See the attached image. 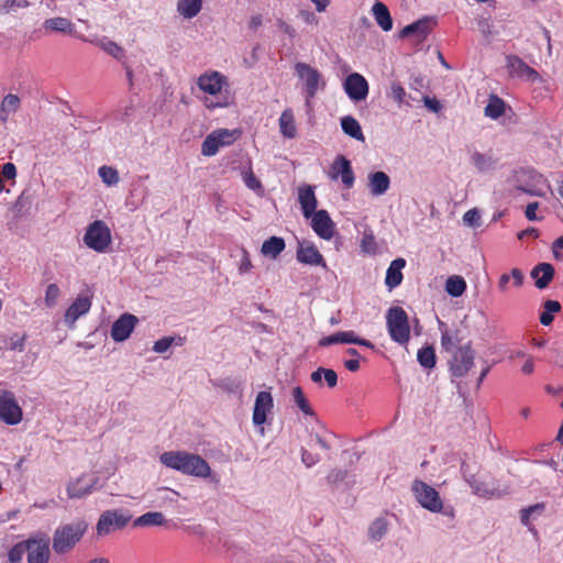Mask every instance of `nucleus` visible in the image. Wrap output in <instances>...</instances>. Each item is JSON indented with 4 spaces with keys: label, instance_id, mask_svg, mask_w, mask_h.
<instances>
[{
    "label": "nucleus",
    "instance_id": "50",
    "mask_svg": "<svg viewBox=\"0 0 563 563\" xmlns=\"http://www.w3.org/2000/svg\"><path fill=\"white\" fill-rule=\"evenodd\" d=\"M361 249L364 253L376 254L377 243L373 233H364L361 241Z\"/></svg>",
    "mask_w": 563,
    "mask_h": 563
},
{
    "label": "nucleus",
    "instance_id": "63",
    "mask_svg": "<svg viewBox=\"0 0 563 563\" xmlns=\"http://www.w3.org/2000/svg\"><path fill=\"white\" fill-rule=\"evenodd\" d=\"M534 371V362H533V358L531 356H528V358L526 360L525 364L522 365L521 367V372L525 374V375H530L532 374Z\"/></svg>",
    "mask_w": 563,
    "mask_h": 563
},
{
    "label": "nucleus",
    "instance_id": "26",
    "mask_svg": "<svg viewBox=\"0 0 563 563\" xmlns=\"http://www.w3.org/2000/svg\"><path fill=\"white\" fill-rule=\"evenodd\" d=\"M372 12L383 31L388 32L393 29V19L388 8L383 2L377 1L372 8Z\"/></svg>",
    "mask_w": 563,
    "mask_h": 563
},
{
    "label": "nucleus",
    "instance_id": "61",
    "mask_svg": "<svg viewBox=\"0 0 563 563\" xmlns=\"http://www.w3.org/2000/svg\"><path fill=\"white\" fill-rule=\"evenodd\" d=\"M563 249V235L558 238L552 244V252L556 260L561 258L560 251Z\"/></svg>",
    "mask_w": 563,
    "mask_h": 563
},
{
    "label": "nucleus",
    "instance_id": "2",
    "mask_svg": "<svg viewBox=\"0 0 563 563\" xmlns=\"http://www.w3.org/2000/svg\"><path fill=\"white\" fill-rule=\"evenodd\" d=\"M88 530L85 520H75L57 526L53 532L52 549L56 555L70 553L80 543Z\"/></svg>",
    "mask_w": 563,
    "mask_h": 563
},
{
    "label": "nucleus",
    "instance_id": "10",
    "mask_svg": "<svg viewBox=\"0 0 563 563\" xmlns=\"http://www.w3.org/2000/svg\"><path fill=\"white\" fill-rule=\"evenodd\" d=\"M27 563H48L51 559L49 538L38 532L27 539Z\"/></svg>",
    "mask_w": 563,
    "mask_h": 563
},
{
    "label": "nucleus",
    "instance_id": "19",
    "mask_svg": "<svg viewBox=\"0 0 563 563\" xmlns=\"http://www.w3.org/2000/svg\"><path fill=\"white\" fill-rule=\"evenodd\" d=\"M296 257L306 265L327 267L323 255L312 243H299Z\"/></svg>",
    "mask_w": 563,
    "mask_h": 563
},
{
    "label": "nucleus",
    "instance_id": "27",
    "mask_svg": "<svg viewBox=\"0 0 563 563\" xmlns=\"http://www.w3.org/2000/svg\"><path fill=\"white\" fill-rule=\"evenodd\" d=\"M356 334L354 331H340L334 334L323 336L319 341L320 346H329L332 344H355Z\"/></svg>",
    "mask_w": 563,
    "mask_h": 563
},
{
    "label": "nucleus",
    "instance_id": "54",
    "mask_svg": "<svg viewBox=\"0 0 563 563\" xmlns=\"http://www.w3.org/2000/svg\"><path fill=\"white\" fill-rule=\"evenodd\" d=\"M390 95L395 101H397L398 103H402L406 96V91L399 82H393L390 87Z\"/></svg>",
    "mask_w": 563,
    "mask_h": 563
},
{
    "label": "nucleus",
    "instance_id": "46",
    "mask_svg": "<svg viewBox=\"0 0 563 563\" xmlns=\"http://www.w3.org/2000/svg\"><path fill=\"white\" fill-rule=\"evenodd\" d=\"M98 174L102 181L109 187L114 186L120 181L119 173L112 166L102 165L101 167H99Z\"/></svg>",
    "mask_w": 563,
    "mask_h": 563
},
{
    "label": "nucleus",
    "instance_id": "55",
    "mask_svg": "<svg viewBox=\"0 0 563 563\" xmlns=\"http://www.w3.org/2000/svg\"><path fill=\"white\" fill-rule=\"evenodd\" d=\"M301 461L307 467H311L316 465L320 461V456L318 454H313L306 449L301 450Z\"/></svg>",
    "mask_w": 563,
    "mask_h": 563
},
{
    "label": "nucleus",
    "instance_id": "33",
    "mask_svg": "<svg viewBox=\"0 0 563 563\" xmlns=\"http://www.w3.org/2000/svg\"><path fill=\"white\" fill-rule=\"evenodd\" d=\"M92 484L85 481L84 477L77 478L67 486V495L69 498H82L90 494Z\"/></svg>",
    "mask_w": 563,
    "mask_h": 563
},
{
    "label": "nucleus",
    "instance_id": "22",
    "mask_svg": "<svg viewBox=\"0 0 563 563\" xmlns=\"http://www.w3.org/2000/svg\"><path fill=\"white\" fill-rule=\"evenodd\" d=\"M43 29L47 33H63L74 35L76 32L75 24L67 18L54 16L46 19L43 23Z\"/></svg>",
    "mask_w": 563,
    "mask_h": 563
},
{
    "label": "nucleus",
    "instance_id": "42",
    "mask_svg": "<svg viewBox=\"0 0 563 563\" xmlns=\"http://www.w3.org/2000/svg\"><path fill=\"white\" fill-rule=\"evenodd\" d=\"M186 342V338L180 335L175 336H164L157 340L153 345V351L156 353L166 352L172 345L181 346Z\"/></svg>",
    "mask_w": 563,
    "mask_h": 563
},
{
    "label": "nucleus",
    "instance_id": "32",
    "mask_svg": "<svg viewBox=\"0 0 563 563\" xmlns=\"http://www.w3.org/2000/svg\"><path fill=\"white\" fill-rule=\"evenodd\" d=\"M286 247L285 241L283 238L272 236L268 240H265L262 244L261 252L265 256H271L272 258H276Z\"/></svg>",
    "mask_w": 563,
    "mask_h": 563
},
{
    "label": "nucleus",
    "instance_id": "30",
    "mask_svg": "<svg viewBox=\"0 0 563 563\" xmlns=\"http://www.w3.org/2000/svg\"><path fill=\"white\" fill-rule=\"evenodd\" d=\"M20 108V98L16 95H7L0 106V121L5 123L12 113H15Z\"/></svg>",
    "mask_w": 563,
    "mask_h": 563
},
{
    "label": "nucleus",
    "instance_id": "58",
    "mask_svg": "<svg viewBox=\"0 0 563 563\" xmlns=\"http://www.w3.org/2000/svg\"><path fill=\"white\" fill-rule=\"evenodd\" d=\"M277 26L280 32L287 34L290 38H294L296 36L295 29L291 25H289L287 22H285L283 20H278Z\"/></svg>",
    "mask_w": 563,
    "mask_h": 563
},
{
    "label": "nucleus",
    "instance_id": "7",
    "mask_svg": "<svg viewBox=\"0 0 563 563\" xmlns=\"http://www.w3.org/2000/svg\"><path fill=\"white\" fill-rule=\"evenodd\" d=\"M241 135L239 130L219 129L211 132L201 144V154L213 156L223 146L234 143Z\"/></svg>",
    "mask_w": 563,
    "mask_h": 563
},
{
    "label": "nucleus",
    "instance_id": "51",
    "mask_svg": "<svg viewBox=\"0 0 563 563\" xmlns=\"http://www.w3.org/2000/svg\"><path fill=\"white\" fill-rule=\"evenodd\" d=\"M472 163L479 172L487 170L493 166V161L478 152L472 155Z\"/></svg>",
    "mask_w": 563,
    "mask_h": 563
},
{
    "label": "nucleus",
    "instance_id": "56",
    "mask_svg": "<svg viewBox=\"0 0 563 563\" xmlns=\"http://www.w3.org/2000/svg\"><path fill=\"white\" fill-rule=\"evenodd\" d=\"M346 471L340 470V468H333L329 472L327 476V481L330 484H336L340 482H343L346 477Z\"/></svg>",
    "mask_w": 563,
    "mask_h": 563
},
{
    "label": "nucleus",
    "instance_id": "36",
    "mask_svg": "<svg viewBox=\"0 0 563 563\" xmlns=\"http://www.w3.org/2000/svg\"><path fill=\"white\" fill-rule=\"evenodd\" d=\"M430 30H431L430 21L428 19H421V20H418L417 22H413V23L405 26L400 31V37H407L411 34H418L422 37H426L428 35V33L430 32Z\"/></svg>",
    "mask_w": 563,
    "mask_h": 563
},
{
    "label": "nucleus",
    "instance_id": "16",
    "mask_svg": "<svg viewBox=\"0 0 563 563\" xmlns=\"http://www.w3.org/2000/svg\"><path fill=\"white\" fill-rule=\"evenodd\" d=\"M137 323V318L131 313H123L111 327V338L115 342L125 341L133 332Z\"/></svg>",
    "mask_w": 563,
    "mask_h": 563
},
{
    "label": "nucleus",
    "instance_id": "6",
    "mask_svg": "<svg viewBox=\"0 0 563 563\" xmlns=\"http://www.w3.org/2000/svg\"><path fill=\"white\" fill-rule=\"evenodd\" d=\"M132 516L128 511L113 509L106 510L99 517L96 525L98 537L109 536L118 530L124 529L131 521Z\"/></svg>",
    "mask_w": 563,
    "mask_h": 563
},
{
    "label": "nucleus",
    "instance_id": "60",
    "mask_svg": "<svg viewBox=\"0 0 563 563\" xmlns=\"http://www.w3.org/2000/svg\"><path fill=\"white\" fill-rule=\"evenodd\" d=\"M538 208H539V203L538 202H530L527 206L525 214H526L528 220H530V221L537 220L536 212H537Z\"/></svg>",
    "mask_w": 563,
    "mask_h": 563
},
{
    "label": "nucleus",
    "instance_id": "35",
    "mask_svg": "<svg viewBox=\"0 0 563 563\" xmlns=\"http://www.w3.org/2000/svg\"><path fill=\"white\" fill-rule=\"evenodd\" d=\"M341 128L345 134L357 140V141H364V134L362 132L361 125L358 121L351 117L346 115L342 118L341 120Z\"/></svg>",
    "mask_w": 563,
    "mask_h": 563
},
{
    "label": "nucleus",
    "instance_id": "52",
    "mask_svg": "<svg viewBox=\"0 0 563 563\" xmlns=\"http://www.w3.org/2000/svg\"><path fill=\"white\" fill-rule=\"evenodd\" d=\"M26 334L19 335L18 333H14L9 338L8 341V349L11 351H19L23 352L25 347V341H26Z\"/></svg>",
    "mask_w": 563,
    "mask_h": 563
},
{
    "label": "nucleus",
    "instance_id": "17",
    "mask_svg": "<svg viewBox=\"0 0 563 563\" xmlns=\"http://www.w3.org/2000/svg\"><path fill=\"white\" fill-rule=\"evenodd\" d=\"M310 218L316 234L323 240H331L334 235V223L327 210H318Z\"/></svg>",
    "mask_w": 563,
    "mask_h": 563
},
{
    "label": "nucleus",
    "instance_id": "11",
    "mask_svg": "<svg viewBox=\"0 0 563 563\" xmlns=\"http://www.w3.org/2000/svg\"><path fill=\"white\" fill-rule=\"evenodd\" d=\"M412 492L418 503L432 512H440L443 508L439 493L422 481L412 483Z\"/></svg>",
    "mask_w": 563,
    "mask_h": 563
},
{
    "label": "nucleus",
    "instance_id": "43",
    "mask_svg": "<svg viewBox=\"0 0 563 563\" xmlns=\"http://www.w3.org/2000/svg\"><path fill=\"white\" fill-rule=\"evenodd\" d=\"M388 530V522L385 518H376L368 528L369 539L373 541H379Z\"/></svg>",
    "mask_w": 563,
    "mask_h": 563
},
{
    "label": "nucleus",
    "instance_id": "38",
    "mask_svg": "<svg viewBox=\"0 0 563 563\" xmlns=\"http://www.w3.org/2000/svg\"><path fill=\"white\" fill-rule=\"evenodd\" d=\"M166 522L164 515L159 511H150L135 519V527H156Z\"/></svg>",
    "mask_w": 563,
    "mask_h": 563
},
{
    "label": "nucleus",
    "instance_id": "64",
    "mask_svg": "<svg viewBox=\"0 0 563 563\" xmlns=\"http://www.w3.org/2000/svg\"><path fill=\"white\" fill-rule=\"evenodd\" d=\"M344 367L350 372H357L360 369V360L351 358L344 361Z\"/></svg>",
    "mask_w": 563,
    "mask_h": 563
},
{
    "label": "nucleus",
    "instance_id": "1",
    "mask_svg": "<svg viewBox=\"0 0 563 563\" xmlns=\"http://www.w3.org/2000/svg\"><path fill=\"white\" fill-rule=\"evenodd\" d=\"M159 461L168 468L176 470L195 477H208L211 468L208 462L198 454L186 451H168L159 456Z\"/></svg>",
    "mask_w": 563,
    "mask_h": 563
},
{
    "label": "nucleus",
    "instance_id": "49",
    "mask_svg": "<svg viewBox=\"0 0 563 563\" xmlns=\"http://www.w3.org/2000/svg\"><path fill=\"white\" fill-rule=\"evenodd\" d=\"M243 181L249 189L257 194H263V185L261 180L255 176L252 169H249L243 173Z\"/></svg>",
    "mask_w": 563,
    "mask_h": 563
},
{
    "label": "nucleus",
    "instance_id": "14",
    "mask_svg": "<svg viewBox=\"0 0 563 563\" xmlns=\"http://www.w3.org/2000/svg\"><path fill=\"white\" fill-rule=\"evenodd\" d=\"M330 177L333 180L341 178V181L346 188H351L354 185V173L351 166V162L344 155H338L330 167Z\"/></svg>",
    "mask_w": 563,
    "mask_h": 563
},
{
    "label": "nucleus",
    "instance_id": "62",
    "mask_svg": "<svg viewBox=\"0 0 563 563\" xmlns=\"http://www.w3.org/2000/svg\"><path fill=\"white\" fill-rule=\"evenodd\" d=\"M530 516H531V509L523 508L520 511V520L523 526L529 527V529L532 531L533 528L530 527Z\"/></svg>",
    "mask_w": 563,
    "mask_h": 563
},
{
    "label": "nucleus",
    "instance_id": "23",
    "mask_svg": "<svg viewBox=\"0 0 563 563\" xmlns=\"http://www.w3.org/2000/svg\"><path fill=\"white\" fill-rule=\"evenodd\" d=\"M531 277L536 280V287L544 289L554 277V267L550 263H540L531 271Z\"/></svg>",
    "mask_w": 563,
    "mask_h": 563
},
{
    "label": "nucleus",
    "instance_id": "24",
    "mask_svg": "<svg viewBox=\"0 0 563 563\" xmlns=\"http://www.w3.org/2000/svg\"><path fill=\"white\" fill-rule=\"evenodd\" d=\"M406 261L404 258L394 260L386 272L385 284L389 289H394L402 282L401 269L405 267Z\"/></svg>",
    "mask_w": 563,
    "mask_h": 563
},
{
    "label": "nucleus",
    "instance_id": "8",
    "mask_svg": "<svg viewBox=\"0 0 563 563\" xmlns=\"http://www.w3.org/2000/svg\"><path fill=\"white\" fill-rule=\"evenodd\" d=\"M475 352L471 343L464 344L451 354L449 360L450 372L454 377L465 376L474 366Z\"/></svg>",
    "mask_w": 563,
    "mask_h": 563
},
{
    "label": "nucleus",
    "instance_id": "3",
    "mask_svg": "<svg viewBox=\"0 0 563 563\" xmlns=\"http://www.w3.org/2000/svg\"><path fill=\"white\" fill-rule=\"evenodd\" d=\"M197 85L200 90L216 97L217 100L206 98L205 106L210 109L224 108L231 104V98L228 93H222V88L227 85V78L219 71L205 73L199 76Z\"/></svg>",
    "mask_w": 563,
    "mask_h": 563
},
{
    "label": "nucleus",
    "instance_id": "4",
    "mask_svg": "<svg viewBox=\"0 0 563 563\" xmlns=\"http://www.w3.org/2000/svg\"><path fill=\"white\" fill-rule=\"evenodd\" d=\"M386 327L388 334L394 342L400 345H405L409 342V317L402 307L394 306L387 310Z\"/></svg>",
    "mask_w": 563,
    "mask_h": 563
},
{
    "label": "nucleus",
    "instance_id": "5",
    "mask_svg": "<svg viewBox=\"0 0 563 563\" xmlns=\"http://www.w3.org/2000/svg\"><path fill=\"white\" fill-rule=\"evenodd\" d=\"M112 242L111 231L102 220L91 222L84 235V243L87 247L98 253H104Z\"/></svg>",
    "mask_w": 563,
    "mask_h": 563
},
{
    "label": "nucleus",
    "instance_id": "47",
    "mask_svg": "<svg viewBox=\"0 0 563 563\" xmlns=\"http://www.w3.org/2000/svg\"><path fill=\"white\" fill-rule=\"evenodd\" d=\"M27 539L14 544L8 552V560L10 563H21L23 555L27 554Z\"/></svg>",
    "mask_w": 563,
    "mask_h": 563
},
{
    "label": "nucleus",
    "instance_id": "53",
    "mask_svg": "<svg viewBox=\"0 0 563 563\" xmlns=\"http://www.w3.org/2000/svg\"><path fill=\"white\" fill-rule=\"evenodd\" d=\"M463 222L468 227H479L481 225V214L477 209H471L466 211L463 216Z\"/></svg>",
    "mask_w": 563,
    "mask_h": 563
},
{
    "label": "nucleus",
    "instance_id": "15",
    "mask_svg": "<svg viewBox=\"0 0 563 563\" xmlns=\"http://www.w3.org/2000/svg\"><path fill=\"white\" fill-rule=\"evenodd\" d=\"M506 66L511 77L525 78L531 82H536L540 79L539 73L517 55L507 56Z\"/></svg>",
    "mask_w": 563,
    "mask_h": 563
},
{
    "label": "nucleus",
    "instance_id": "41",
    "mask_svg": "<svg viewBox=\"0 0 563 563\" xmlns=\"http://www.w3.org/2000/svg\"><path fill=\"white\" fill-rule=\"evenodd\" d=\"M466 289V282L459 275L450 276L445 283V290L452 297H460Z\"/></svg>",
    "mask_w": 563,
    "mask_h": 563
},
{
    "label": "nucleus",
    "instance_id": "45",
    "mask_svg": "<svg viewBox=\"0 0 563 563\" xmlns=\"http://www.w3.org/2000/svg\"><path fill=\"white\" fill-rule=\"evenodd\" d=\"M417 360L419 364L427 368L431 369L435 366V353L432 346L421 347L417 353Z\"/></svg>",
    "mask_w": 563,
    "mask_h": 563
},
{
    "label": "nucleus",
    "instance_id": "39",
    "mask_svg": "<svg viewBox=\"0 0 563 563\" xmlns=\"http://www.w3.org/2000/svg\"><path fill=\"white\" fill-rule=\"evenodd\" d=\"M292 400L298 409L306 416L314 417L316 413L309 404V400L305 396V393L300 386H296L291 390Z\"/></svg>",
    "mask_w": 563,
    "mask_h": 563
},
{
    "label": "nucleus",
    "instance_id": "59",
    "mask_svg": "<svg viewBox=\"0 0 563 563\" xmlns=\"http://www.w3.org/2000/svg\"><path fill=\"white\" fill-rule=\"evenodd\" d=\"M509 276L514 279L515 287H520L523 284V274L519 268H512Z\"/></svg>",
    "mask_w": 563,
    "mask_h": 563
},
{
    "label": "nucleus",
    "instance_id": "20",
    "mask_svg": "<svg viewBox=\"0 0 563 563\" xmlns=\"http://www.w3.org/2000/svg\"><path fill=\"white\" fill-rule=\"evenodd\" d=\"M298 201L305 218H310L317 210L318 200L314 189L310 185H303L298 189Z\"/></svg>",
    "mask_w": 563,
    "mask_h": 563
},
{
    "label": "nucleus",
    "instance_id": "29",
    "mask_svg": "<svg viewBox=\"0 0 563 563\" xmlns=\"http://www.w3.org/2000/svg\"><path fill=\"white\" fill-rule=\"evenodd\" d=\"M461 336L459 330H443L441 331V347L446 353H454L461 345Z\"/></svg>",
    "mask_w": 563,
    "mask_h": 563
},
{
    "label": "nucleus",
    "instance_id": "12",
    "mask_svg": "<svg viewBox=\"0 0 563 563\" xmlns=\"http://www.w3.org/2000/svg\"><path fill=\"white\" fill-rule=\"evenodd\" d=\"M23 411L14 394L10 390H0V420L9 426L22 421Z\"/></svg>",
    "mask_w": 563,
    "mask_h": 563
},
{
    "label": "nucleus",
    "instance_id": "9",
    "mask_svg": "<svg viewBox=\"0 0 563 563\" xmlns=\"http://www.w3.org/2000/svg\"><path fill=\"white\" fill-rule=\"evenodd\" d=\"M295 71L299 79L305 82L307 102H309L316 96L318 89L325 86V82L322 80L320 71L309 64L298 62L295 65Z\"/></svg>",
    "mask_w": 563,
    "mask_h": 563
},
{
    "label": "nucleus",
    "instance_id": "18",
    "mask_svg": "<svg viewBox=\"0 0 563 563\" xmlns=\"http://www.w3.org/2000/svg\"><path fill=\"white\" fill-rule=\"evenodd\" d=\"M274 400L269 391H260L256 396L253 409V423L262 426L267 419V415L273 410Z\"/></svg>",
    "mask_w": 563,
    "mask_h": 563
},
{
    "label": "nucleus",
    "instance_id": "40",
    "mask_svg": "<svg viewBox=\"0 0 563 563\" xmlns=\"http://www.w3.org/2000/svg\"><path fill=\"white\" fill-rule=\"evenodd\" d=\"M505 113V102L498 96L492 95L485 107V115L492 119H498Z\"/></svg>",
    "mask_w": 563,
    "mask_h": 563
},
{
    "label": "nucleus",
    "instance_id": "34",
    "mask_svg": "<svg viewBox=\"0 0 563 563\" xmlns=\"http://www.w3.org/2000/svg\"><path fill=\"white\" fill-rule=\"evenodd\" d=\"M311 380L316 384H321L322 379L325 380L328 387L333 388L338 384V375L331 368L319 367L311 373Z\"/></svg>",
    "mask_w": 563,
    "mask_h": 563
},
{
    "label": "nucleus",
    "instance_id": "57",
    "mask_svg": "<svg viewBox=\"0 0 563 563\" xmlns=\"http://www.w3.org/2000/svg\"><path fill=\"white\" fill-rule=\"evenodd\" d=\"M1 177L13 179L16 176V167L13 163H5L1 169Z\"/></svg>",
    "mask_w": 563,
    "mask_h": 563
},
{
    "label": "nucleus",
    "instance_id": "28",
    "mask_svg": "<svg viewBox=\"0 0 563 563\" xmlns=\"http://www.w3.org/2000/svg\"><path fill=\"white\" fill-rule=\"evenodd\" d=\"M280 133L287 139H294L297 135V128L291 109H286L279 117Z\"/></svg>",
    "mask_w": 563,
    "mask_h": 563
},
{
    "label": "nucleus",
    "instance_id": "31",
    "mask_svg": "<svg viewBox=\"0 0 563 563\" xmlns=\"http://www.w3.org/2000/svg\"><path fill=\"white\" fill-rule=\"evenodd\" d=\"M202 9V0H178L177 11L185 19H192Z\"/></svg>",
    "mask_w": 563,
    "mask_h": 563
},
{
    "label": "nucleus",
    "instance_id": "44",
    "mask_svg": "<svg viewBox=\"0 0 563 563\" xmlns=\"http://www.w3.org/2000/svg\"><path fill=\"white\" fill-rule=\"evenodd\" d=\"M544 310L540 314V323L542 325H550L553 322V313L561 310V303L556 300H547L543 305Z\"/></svg>",
    "mask_w": 563,
    "mask_h": 563
},
{
    "label": "nucleus",
    "instance_id": "21",
    "mask_svg": "<svg viewBox=\"0 0 563 563\" xmlns=\"http://www.w3.org/2000/svg\"><path fill=\"white\" fill-rule=\"evenodd\" d=\"M90 308V298L78 296L66 310L65 322L73 325L81 316L88 313Z\"/></svg>",
    "mask_w": 563,
    "mask_h": 563
},
{
    "label": "nucleus",
    "instance_id": "37",
    "mask_svg": "<svg viewBox=\"0 0 563 563\" xmlns=\"http://www.w3.org/2000/svg\"><path fill=\"white\" fill-rule=\"evenodd\" d=\"M92 43L118 60H122L125 56L123 47L111 40L103 37Z\"/></svg>",
    "mask_w": 563,
    "mask_h": 563
},
{
    "label": "nucleus",
    "instance_id": "13",
    "mask_svg": "<svg viewBox=\"0 0 563 563\" xmlns=\"http://www.w3.org/2000/svg\"><path fill=\"white\" fill-rule=\"evenodd\" d=\"M343 88L345 93L353 101L366 99L369 90L367 80L358 73L350 74L344 80Z\"/></svg>",
    "mask_w": 563,
    "mask_h": 563
},
{
    "label": "nucleus",
    "instance_id": "25",
    "mask_svg": "<svg viewBox=\"0 0 563 563\" xmlns=\"http://www.w3.org/2000/svg\"><path fill=\"white\" fill-rule=\"evenodd\" d=\"M390 185L388 175L384 172H375L369 175V190L374 196H380L385 194Z\"/></svg>",
    "mask_w": 563,
    "mask_h": 563
},
{
    "label": "nucleus",
    "instance_id": "48",
    "mask_svg": "<svg viewBox=\"0 0 563 563\" xmlns=\"http://www.w3.org/2000/svg\"><path fill=\"white\" fill-rule=\"evenodd\" d=\"M60 296V289L57 284L52 283L46 287L44 303L47 308H53L57 303V299Z\"/></svg>",
    "mask_w": 563,
    "mask_h": 563
}]
</instances>
